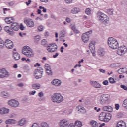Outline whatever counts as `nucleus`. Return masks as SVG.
Returning <instances> with one entry per match:
<instances>
[{
	"label": "nucleus",
	"mask_w": 127,
	"mask_h": 127,
	"mask_svg": "<svg viewBox=\"0 0 127 127\" xmlns=\"http://www.w3.org/2000/svg\"><path fill=\"white\" fill-rule=\"evenodd\" d=\"M109 81L111 84H115V79H114V78H113L112 77L109 78Z\"/></svg>",
	"instance_id": "nucleus-43"
},
{
	"label": "nucleus",
	"mask_w": 127,
	"mask_h": 127,
	"mask_svg": "<svg viewBox=\"0 0 127 127\" xmlns=\"http://www.w3.org/2000/svg\"><path fill=\"white\" fill-rule=\"evenodd\" d=\"M33 89L35 90H38L40 88V84H34L32 85Z\"/></svg>",
	"instance_id": "nucleus-34"
},
{
	"label": "nucleus",
	"mask_w": 127,
	"mask_h": 127,
	"mask_svg": "<svg viewBox=\"0 0 127 127\" xmlns=\"http://www.w3.org/2000/svg\"><path fill=\"white\" fill-rule=\"evenodd\" d=\"M66 3H67L68 4L70 3H72L73 2V0H64Z\"/></svg>",
	"instance_id": "nucleus-52"
},
{
	"label": "nucleus",
	"mask_w": 127,
	"mask_h": 127,
	"mask_svg": "<svg viewBox=\"0 0 127 127\" xmlns=\"http://www.w3.org/2000/svg\"><path fill=\"white\" fill-rule=\"evenodd\" d=\"M25 124H26V120L25 119H22L18 122L19 126H23Z\"/></svg>",
	"instance_id": "nucleus-29"
},
{
	"label": "nucleus",
	"mask_w": 127,
	"mask_h": 127,
	"mask_svg": "<svg viewBox=\"0 0 127 127\" xmlns=\"http://www.w3.org/2000/svg\"><path fill=\"white\" fill-rule=\"evenodd\" d=\"M43 29H44V26H43L42 25H40L39 27H38V30L39 31H42V30H43Z\"/></svg>",
	"instance_id": "nucleus-46"
},
{
	"label": "nucleus",
	"mask_w": 127,
	"mask_h": 127,
	"mask_svg": "<svg viewBox=\"0 0 127 127\" xmlns=\"http://www.w3.org/2000/svg\"><path fill=\"white\" fill-rule=\"evenodd\" d=\"M58 55H59V54L58 53H56L55 55L53 56V58H56V57H57Z\"/></svg>",
	"instance_id": "nucleus-64"
},
{
	"label": "nucleus",
	"mask_w": 127,
	"mask_h": 127,
	"mask_svg": "<svg viewBox=\"0 0 127 127\" xmlns=\"http://www.w3.org/2000/svg\"><path fill=\"white\" fill-rule=\"evenodd\" d=\"M120 87L125 91H127V87L125 85L122 84L120 85Z\"/></svg>",
	"instance_id": "nucleus-48"
},
{
	"label": "nucleus",
	"mask_w": 127,
	"mask_h": 127,
	"mask_svg": "<svg viewBox=\"0 0 127 127\" xmlns=\"http://www.w3.org/2000/svg\"><path fill=\"white\" fill-rule=\"evenodd\" d=\"M94 110H95V111H96V112H100V111H101V108H99L98 109V107H94Z\"/></svg>",
	"instance_id": "nucleus-58"
},
{
	"label": "nucleus",
	"mask_w": 127,
	"mask_h": 127,
	"mask_svg": "<svg viewBox=\"0 0 127 127\" xmlns=\"http://www.w3.org/2000/svg\"><path fill=\"white\" fill-rule=\"evenodd\" d=\"M97 17L99 19V21L103 24H108L109 22L108 16L102 12L99 11L97 13Z\"/></svg>",
	"instance_id": "nucleus-3"
},
{
	"label": "nucleus",
	"mask_w": 127,
	"mask_h": 127,
	"mask_svg": "<svg viewBox=\"0 0 127 127\" xmlns=\"http://www.w3.org/2000/svg\"><path fill=\"white\" fill-rule=\"evenodd\" d=\"M40 127H49V125L46 122H42L40 124Z\"/></svg>",
	"instance_id": "nucleus-35"
},
{
	"label": "nucleus",
	"mask_w": 127,
	"mask_h": 127,
	"mask_svg": "<svg viewBox=\"0 0 127 127\" xmlns=\"http://www.w3.org/2000/svg\"><path fill=\"white\" fill-rule=\"evenodd\" d=\"M19 35H20L21 37H23V36L26 35V33L20 32Z\"/></svg>",
	"instance_id": "nucleus-53"
},
{
	"label": "nucleus",
	"mask_w": 127,
	"mask_h": 127,
	"mask_svg": "<svg viewBox=\"0 0 127 127\" xmlns=\"http://www.w3.org/2000/svg\"><path fill=\"white\" fill-rule=\"evenodd\" d=\"M111 96L108 94H104L99 97V103L102 106H107L111 103Z\"/></svg>",
	"instance_id": "nucleus-2"
},
{
	"label": "nucleus",
	"mask_w": 127,
	"mask_h": 127,
	"mask_svg": "<svg viewBox=\"0 0 127 127\" xmlns=\"http://www.w3.org/2000/svg\"><path fill=\"white\" fill-rule=\"evenodd\" d=\"M24 23L26 24V25L28 27H32V20L30 19V20H26V19H24Z\"/></svg>",
	"instance_id": "nucleus-19"
},
{
	"label": "nucleus",
	"mask_w": 127,
	"mask_h": 127,
	"mask_svg": "<svg viewBox=\"0 0 127 127\" xmlns=\"http://www.w3.org/2000/svg\"><path fill=\"white\" fill-rule=\"evenodd\" d=\"M103 84L104 85V86H108L109 85V81L106 80L103 82Z\"/></svg>",
	"instance_id": "nucleus-51"
},
{
	"label": "nucleus",
	"mask_w": 127,
	"mask_h": 127,
	"mask_svg": "<svg viewBox=\"0 0 127 127\" xmlns=\"http://www.w3.org/2000/svg\"><path fill=\"white\" fill-rule=\"evenodd\" d=\"M91 53H92L93 56H96V53H95V50H91Z\"/></svg>",
	"instance_id": "nucleus-60"
},
{
	"label": "nucleus",
	"mask_w": 127,
	"mask_h": 127,
	"mask_svg": "<svg viewBox=\"0 0 127 127\" xmlns=\"http://www.w3.org/2000/svg\"><path fill=\"white\" fill-rule=\"evenodd\" d=\"M45 69L46 71H47L48 70H50L51 69V66L49 65V64H47L45 65Z\"/></svg>",
	"instance_id": "nucleus-41"
},
{
	"label": "nucleus",
	"mask_w": 127,
	"mask_h": 127,
	"mask_svg": "<svg viewBox=\"0 0 127 127\" xmlns=\"http://www.w3.org/2000/svg\"><path fill=\"white\" fill-rule=\"evenodd\" d=\"M46 71L48 76H52L53 72H52V70H51V69H48V70H46Z\"/></svg>",
	"instance_id": "nucleus-38"
},
{
	"label": "nucleus",
	"mask_w": 127,
	"mask_h": 127,
	"mask_svg": "<svg viewBox=\"0 0 127 127\" xmlns=\"http://www.w3.org/2000/svg\"><path fill=\"white\" fill-rule=\"evenodd\" d=\"M99 71H100V72H101V73H103V74H105L106 73V70H105L103 69H100Z\"/></svg>",
	"instance_id": "nucleus-59"
},
{
	"label": "nucleus",
	"mask_w": 127,
	"mask_h": 127,
	"mask_svg": "<svg viewBox=\"0 0 127 127\" xmlns=\"http://www.w3.org/2000/svg\"><path fill=\"white\" fill-rule=\"evenodd\" d=\"M32 127H39V124H38V123H33Z\"/></svg>",
	"instance_id": "nucleus-50"
},
{
	"label": "nucleus",
	"mask_w": 127,
	"mask_h": 127,
	"mask_svg": "<svg viewBox=\"0 0 127 127\" xmlns=\"http://www.w3.org/2000/svg\"><path fill=\"white\" fill-rule=\"evenodd\" d=\"M108 44L109 47L112 49H117V48H119V42L117 41V39L113 37L108 38Z\"/></svg>",
	"instance_id": "nucleus-4"
},
{
	"label": "nucleus",
	"mask_w": 127,
	"mask_h": 127,
	"mask_svg": "<svg viewBox=\"0 0 127 127\" xmlns=\"http://www.w3.org/2000/svg\"><path fill=\"white\" fill-rule=\"evenodd\" d=\"M34 77L35 79H41L43 75V69L42 68H38L34 71Z\"/></svg>",
	"instance_id": "nucleus-9"
},
{
	"label": "nucleus",
	"mask_w": 127,
	"mask_h": 127,
	"mask_svg": "<svg viewBox=\"0 0 127 127\" xmlns=\"http://www.w3.org/2000/svg\"><path fill=\"white\" fill-rule=\"evenodd\" d=\"M102 110L105 112H110V113H112V112H113V107L111 106H104L102 108Z\"/></svg>",
	"instance_id": "nucleus-17"
},
{
	"label": "nucleus",
	"mask_w": 127,
	"mask_h": 127,
	"mask_svg": "<svg viewBox=\"0 0 127 127\" xmlns=\"http://www.w3.org/2000/svg\"><path fill=\"white\" fill-rule=\"evenodd\" d=\"M4 44L6 47H7V48H8L9 49H11V48H13V46H14V45H13V42L9 39H6L5 41Z\"/></svg>",
	"instance_id": "nucleus-15"
},
{
	"label": "nucleus",
	"mask_w": 127,
	"mask_h": 127,
	"mask_svg": "<svg viewBox=\"0 0 127 127\" xmlns=\"http://www.w3.org/2000/svg\"><path fill=\"white\" fill-rule=\"evenodd\" d=\"M3 9L4 10L3 13L4 14H6V13H5V11H7V10H10V9H7L6 8H4Z\"/></svg>",
	"instance_id": "nucleus-56"
},
{
	"label": "nucleus",
	"mask_w": 127,
	"mask_h": 127,
	"mask_svg": "<svg viewBox=\"0 0 127 127\" xmlns=\"http://www.w3.org/2000/svg\"><path fill=\"white\" fill-rule=\"evenodd\" d=\"M62 83L61 80L59 79H53L51 81L52 85L55 86V87H59V86H61Z\"/></svg>",
	"instance_id": "nucleus-16"
},
{
	"label": "nucleus",
	"mask_w": 127,
	"mask_h": 127,
	"mask_svg": "<svg viewBox=\"0 0 127 127\" xmlns=\"http://www.w3.org/2000/svg\"><path fill=\"white\" fill-rule=\"evenodd\" d=\"M116 127H126V123L123 121H120L117 123Z\"/></svg>",
	"instance_id": "nucleus-25"
},
{
	"label": "nucleus",
	"mask_w": 127,
	"mask_h": 127,
	"mask_svg": "<svg viewBox=\"0 0 127 127\" xmlns=\"http://www.w3.org/2000/svg\"><path fill=\"white\" fill-rule=\"evenodd\" d=\"M19 28H20L21 30H24V29H25V27L23 26V24H22V23H21L19 26Z\"/></svg>",
	"instance_id": "nucleus-45"
},
{
	"label": "nucleus",
	"mask_w": 127,
	"mask_h": 127,
	"mask_svg": "<svg viewBox=\"0 0 127 127\" xmlns=\"http://www.w3.org/2000/svg\"><path fill=\"white\" fill-rule=\"evenodd\" d=\"M98 53L99 56H104L105 55V51L102 49H99Z\"/></svg>",
	"instance_id": "nucleus-33"
},
{
	"label": "nucleus",
	"mask_w": 127,
	"mask_h": 127,
	"mask_svg": "<svg viewBox=\"0 0 127 127\" xmlns=\"http://www.w3.org/2000/svg\"><path fill=\"white\" fill-rule=\"evenodd\" d=\"M57 45L52 43L49 44V45L47 46V50L48 51V52H55L56 50H57Z\"/></svg>",
	"instance_id": "nucleus-10"
},
{
	"label": "nucleus",
	"mask_w": 127,
	"mask_h": 127,
	"mask_svg": "<svg viewBox=\"0 0 127 127\" xmlns=\"http://www.w3.org/2000/svg\"><path fill=\"white\" fill-rule=\"evenodd\" d=\"M66 21L68 22V23H70L71 22V19H70V18H66Z\"/></svg>",
	"instance_id": "nucleus-63"
},
{
	"label": "nucleus",
	"mask_w": 127,
	"mask_h": 127,
	"mask_svg": "<svg viewBox=\"0 0 127 127\" xmlns=\"http://www.w3.org/2000/svg\"><path fill=\"white\" fill-rule=\"evenodd\" d=\"M9 112V109H6L5 108H3L0 109V114L1 115H3L4 114H7Z\"/></svg>",
	"instance_id": "nucleus-20"
},
{
	"label": "nucleus",
	"mask_w": 127,
	"mask_h": 127,
	"mask_svg": "<svg viewBox=\"0 0 127 127\" xmlns=\"http://www.w3.org/2000/svg\"><path fill=\"white\" fill-rule=\"evenodd\" d=\"M4 46V41L1 39V38H0V47H3Z\"/></svg>",
	"instance_id": "nucleus-37"
},
{
	"label": "nucleus",
	"mask_w": 127,
	"mask_h": 127,
	"mask_svg": "<svg viewBox=\"0 0 127 127\" xmlns=\"http://www.w3.org/2000/svg\"><path fill=\"white\" fill-rule=\"evenodd\" d=\"M38 95L39 96L40 98H42L43 96H44L43 92H40Z\"/></svg>",
	"instance_id": "nucleus-54"
},
{
	"label": "nucleus",
	"mask_w": 127,
	"mask_h": 127,
	"mask_svg": "<svg viewBox=\"0 0 127 127\" xmlns=\"http://www.w3.org/2000/svg\"><path fill=\"white\" fill-rule=\"evenodd\" d=\"M33 39L35 42H36V43H37L39 41V40H40V35H37L36 36H34Z\"/></svg>",
	"instance_id": "nucleus-28"
},
{
	"label": "nucleus",
	"mask_w": 127,
	"mask_h": 127,
	"mask_svg": "<svg viewBox=\"0 0 127 127\" xmlns=\"http://www.w3.org/2000/svg\"><path fill=\"white\" fill-rule=\"evenodd\" d=\"M72 113V110H70L69 109H66L64 111V113L66 114V115H70Z\"/></svg>",
	"instance_id": "nucleus-42"
},
{
	"label": "nucleus",
	"mask_w": 127,
	"mask_h": 127,
	"mask_svg": "<svg viewBox=\"0 0 127 127\" xmlns=\"http://www.w3.org/2000/svg\"><path fill=\"white\" fill-rule=\"evenodd\" d=\"M16 121L14 119H8L5 121L6 124H10L11 125H13V124H15Z\"/></svg>",
	"instance_id": "nucleus-27"
},
{
	"label": "nucleus",
	"mask_w": 127,
	"mask_h": 127,
	"mask_svg": "<svg viewBox=\"0 0 127 127\" xmlns=\"http://www.w3.org/2000/svg\"><path fill=\"white\" fill-rule=\"evenodd\" d=\"M9 76V72H8L5 68L0 69V78L3 79L5 77Z\"/></svg>",
	"instance_id": "nucleus-13"
},
{
	"label": "nucleus",
	"mask_w": 127,
	"mask_h": 127,
	"mask_svg": "<svg viewBox=\"0 0 127 127\" xmlns=\"http://www.w3.org/2000/svg\"><path fill=\"white\" fill-rule=\"evenodd\" d=\"M79 12H80V9L77 7L73 8L71 11V13H72V14H77V13H79Z\"/></svg>",
	"instance_id": "nucleus-23"
},
{
	"label": "nucleus",
	"mask_w": 127,
	"mask_h": 127,
	"mask_svg": "<svg viewBox=\"0 0 127 127\" xmlns=\"http://www.w3.org/2000/svg\"><path fill=\"white\" fill-rule=\"evenodd\" d=\"M82 122L81 121H76L73 127H81Z\"/></svg>",
	"instance_id": "nucleus-30"
},
{
	"label": "nucleus",
	"mask_w": 127,
	"mask_h": 127,
	"mask_svg": "<svg viewBox=\"0 0 127 127\" xmlns=\"http://www.w3.org/2000/svg\"><path fill=\"white\" fill-rule=\"evenodd\" d=\"M13 57L15 60H19V59H20V55H19L17 52L14 53Z\"/></svg>",
	"instance_id": "nucleus-24"
},
{
	"label": "nucleus",
	"mask_w": 127,
	"mask_h": 127,
	"mask_svg": "<svg viewBox=\"0 0 127 127\" xmlns=\"http://www.w3.org/2000/svg\"><path fill=\"white\" fill-rule=\"evenodd\" d=\"M122 66V64L117 63V64H111L110 67L111 68H118L119 67H121Z\"/></svg>",
	"instance_id": "nucleus-26"
},
{
	"label": "nucleus",
	"mask_w": 127,
	"mask_h": 127,
	"mask_svg": "<svg viewBox=\"0 0 127 127\" xmlns=\"http://www.w3.org/2000/svg\"><path fill=\"white\" fill-rule=\"evenodd\" d=\"M41 45H42L44 47H46V46H47V40L46 39L42 40L41 42Z\"/></svg>",
	"instance_id": "nucleus-31"
},
{
	"label": "nucleus",
	"mask_w": 127,
	"mask_h": 127,
	"mask_svg": "<svg viewBox=\"0 0 127 127\" xmlns=\"http://www.w3.org/2000/svg\"><path fill=\"white\" fill-rule=\"evenodd\" d=\"M51 100L53 103L60 104L64 100V97L62 96L60 93H55L52 95Z\"/></svg>",
	"instance_id": "nucleus-5"
},
{
	"label": "nucleus",
	"mask_w": 127,
	"mask_h": 127,
	"mask_svg": "<svg viewBox=\"0 0 127 127\" xmlns=\"http://www.w3.org/2000/svg\"><path fill=\"white\" fill-rule=\"evenodd\" d=\"M19 29V25L17 23H13L11 25V27L6 26L4 27V30L7 33L10 35L14 34V31H18Z\"/></svg>",
	"instance_id": "nucleus-1"
},
{
	"label": "nucleus",
	"mask_w": 127,
	"mask_h": 127,
	"mask_svg": "<svg viewBox=\"0 0 127 127\" xmlns=\"http://www.w3.org/2000/svg\"><path fill=\"white\" fill-rule=\"evenodd\" d=\"M113 11L112 9H109L107 10V13L110 15H112Z\"/></svg>",
	"instance_id": "nucleus-47"
},
{
	"label": "nucleus",
	"mask_w": 127,
	"mask_h": 127,
	"mask_svg": "<svg viewBox=\"0 0 127 127\" xmlns=\"http://www.w3.org/2000/svg\"><path fill=\"white\" fill-rule=\"evenodd\" d=\"M2 95H3V96L4 98H6L7 97H8V96H9L8 95V93L6 92H2Z\"/></svg>",
	"instance_id": "nucleus-44"
},
{
	"label": "nucleus",
	"mask_w": 127,
	"mask_h": 127,
	"mask_svg": "<svg viewBox=\"0 0 127 127\" xmlns=\"http://www.w3.org/2000/svg\"><path fill=\"white\" fill-rule=\"evenodd\" d=\"M122 106L123 108L127 109V98L123 101Z\"/></svg>",
	"instance_id": "nucleus-36"
},
{
	"label": "nucleus",
	"mask_w": 127,
	"mask_h": 127,
	"mask_svg": "<svg viewBox=\"0 0 127 127\" xmlns=\"http://www.w3.org/2000/svg\"><path fill=\"white\" fill-rule=\"evenodd\" d=\"M5 21L6 23H7V24H10V23H12V22H13V19L11 17H7L5 18Z\"/></svg>",
	"instance_id": "nucleus-21"
},
{
	"label": "nucleus",
	"mask_w": 127,
	"mask_h": 127,
	"mask_svg": "<svg viewBox=\"0 0 127 127\" xmlns=\"http://www.w3.org/2000/svg\"><path fill=\"white\" fill-rule=\"evenodd\" d=\"M112 119V115L110 113L101 112L99 116V120L108 123Z\"/></svg>",
	"instance_id": "nucleus-6"
},
{
	"label": "nucleus",
	"mask_w": 127,
	"mask_h": 127,
	"mask_svg": "<svg viewBox=\"0 0 127 127\" xmlns=\"http://www.w3.org/2000/svg\"><path fill=\"white\" fill-rule=\"evenodd\" d=\"M8 105L13 108L19 107V102L15 99H11L8 102Z\"/></svg>",
	"instance_id": "nucleus-11"
},
{
	"label": "nucleus",
	"mask_w": 127,
	"mask_h": 127,
	"mask_svg": "<svg viewBox=\"0 0 127 127\" xmlns=\"http://www.w3.org/2000/svg\"><path fill=\"white\" fill-rule=\"evenodd\" d=\"M119 108H120V105H119V104H115L116 110H119Z\"/></svg>",
	"instance_id": "nucleus-57"
},
{
	"label": "nucleus",
	"mask_w": 127,
	"mask_h": 127,
	"mask_svg": "<svg viewBox=\"0 0 127 127\" xmlns=\"http://www.w3.org/2000/svg\"><path fill=\"white\" fill-rule=\"evenodd\" d=\"M90 34H92V30H90L82 35V39L83 42L86 43L87 41H89V35H90Z\"/></svg>",
	"instance_id": "nucleus-14"
},
{
	"label": "nucleus",
	"mask_w": 127,
	"mask_h": 127,
	"mask_svg": "<svg viewBox=\"0 0 127 127\" xmlns=\"http://www.w3.org/2000/svg\"><path fill=\"white\" fill-rule=\"evenodd\" d=\"M60 34H63L64 35H65V34H66V30H63L61 33Z\"/></svg>",
	"instance_id": "nucleus-55"
},
{
	"label": "nucleus",
	"mask_w": 127,
	"mask_h": 127,
	"mask_svg": "<svg viewBox=\"0 0 127 127\" xmlns=\"http://www.w3.org/2000/svg\"><path fill=\"white\" fill-rule=\"evenodd\" d=\"M90 84L94 88H101V84H100V83H98L97 81H90Z\"/></svg>",
	"instance_id": "nucleus-18"
},
{
	"label": "nucleus",
	"mask_w": 127,
	"mask_h": 127,
	"mask_svg": "<svg viewBox=\"0 0 127 127\" xmlns=\"http://www.w3.org/2000/svg\"><path fill=\"white\" fill-rule=\"evenodd\" d=\"M125 71H124V68H120L118 70L119 74H123Z\"/></svg>",
	"instance_id": "nucleus-49"
},
{
	"label": "nucleus",
	"mask_w": 127,
	"mask_h": 127,
	"mask_svg": "<svg viewBox=\"0 0 127 127\" xmlns=\"http://www.w3.org/2000/svg\"><path fill=\"white\" fill-rule=\"evenodd\" d=\"M96 45V42L93 41H91V43L89 44V49L91 51L95 50V45Z\"/></svg>",
	"instance_id": "nucleus-22"
},
{
	"label": "nucleus",
	"mask_w": 127,
	"mask_h": 127,
	"mask_svg": "<svg viewBox=\"0 0 127 127\" xmlns=\"http://www.w3.org/2000/svg\"><path fill=\"white\" fill-rule=\"evenodd\" d=\"M127 51V47L125 46H121L118 48L117 51V54H118V55H124Z\"/></svg>",
	"instance_id": "nucleus-12"
},
{
	"label": "nucleus",
	"mask_w": 127,
	"mask_h": 127,
	"mask_svg": "<svg viewBox=\"0 0 127 127\" xmlns=\"http://www.w3.org/2000/svg\"><path fill=\"white\" fill-rule=\"evenodd\" d=\"M41 65L38 63H36L35 64H34V67H40Z\"/></svg>",
	"instance_id": "nucleus-62"
},
{
	"label": "nucleus",
	"mask_w": 127,
	"mask_h": 127,
	"mask_svg": "<svg viewBox=\"0 0 127 127\" xmlns=\"http://www.w3.org/2000/svg\"><path fill=\"white\" fill-rule=\"evenodd\" d=\"M41 2H44L45 3H47L48 2V0H40Z\"/></svg>",
	"instance_id": "nucleus-61"
},
{
	"label": "nucleus",
	"mask_w": 127,
	"mask_h": 127,
	"mask_svg": "<svg viewBox=\"0 0 127 127\" xmlns=\"http://www.w3.org/2000/svg\"><path fill=\"white\" fill-rule=\"evenodd\" d=\"M91 12H92V10L90 8H87L85 9V13L87 14V15H90L91 14Z\"/></svg>",
	"instance_id": "nucleus-39"
},
{
	"label": "nucleus",
	"mask_w": 127,
	"mask_h": 127,
	"mask_svg": "<svg viewBox=\"0 0 127 127\" xmlns=\"http://www.w3.org/2000/svg\"><path fill=\"white\" fill-rule=\"evenodd\" d=\"M78 112H80L82 114H85L86 113V109L83 107L80 110H78Z\"/></svg>",
	"instance_id": "nucleus-40"
},
{
	"label": "nucleus",
	"mask_w": 127,
	"mask_h": 127,
	"mask_svg": "<svg viewBox=\"0 0 127 127\" xmlns=\"http://www.w3.org/2000/svg\"><path fill=\"white\" fill-rule=\"evenodd\" d=\"M22 53L24 55L26 56L27 57L30 58L32 56V52L31 51V49L28 46L23 47Z\"/></svg>",
	"instance_id": "nucleus-7"
},
{
	"label": "nucleus",
	"mask_w": 127,
	"mask_h": 127,
	"mask_svg": "<svg viewBox=\"0 0 127 127\" xmlns=\"http://www.w3.org/2000/svg\"><path fill=\"white\" fill-rule=\"evenodd\" d=\"M90 125L92 126V127H98V123L95 121H91L90 122Z\"/></svg>",
	"instance_id": "nucleus-32"
},
{
	"label": "nucleus",
	"mask_w": 127,
	"mask_h": 127,
	"mask_svg": "<svg viewBox=\"0 0 127 127\" xmlns=\"http://www.w3.org/2000/svg\"><path fill=\"white\" fill-rule=\"evenodd\" d=\"M74 124L70 123L69 124L68 120L64 119L60 121L59 126L60 127H73Z\"/></svg>",
	"instance_id": "nucleus-8"
}]
</instances>
